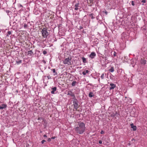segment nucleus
I'll return each instance as SVG.
<instances>
[{
  "mask_svg": "<svg viewBox=\"0 0 147 147\" xmlns=\"http://www.w3.org/2000/svg\"><path fill=\"white\" fill-rule=\"evenodd\" d=\"M144 5V4H142V5Z\"/></svg>",
  "mask_w": 147,
  "mask_h": 147,
  "instance_id": "8fccbe9b",
  "label": "nucleus"
},
{
  "mask_svg": "<svg viewBox=\"0 0 147 147\" xmlns=\"http://www.w3.org/2000/svg\"><path fill=\"white\" fill-rule=\"evenodd\" d=\"M130 125L131 128L133 129V131H136V126L135 125H134L133 123L131 124Z\"/></svg>",
  "mask_w": 147,
  "mask_h": 147,
  "instance_id": "f8f14e48",
  "label": "nucleus"
},
{
  "mask_svg": "<svg viewBox=\"0 0 147 147\" xmlns=\"http://www.w3.org/2000/svg\"><path fill=\"white\" fill-rule=\"evenodd\" d=\"M100 133L101 134H104V131L103 130H101L100 132Z\"/></svg>",
  "mask_w": 147,
  "mask_h": 147,
  "instance_id": "2f4dec72",
  "label": "nucleus"
},
{
  "mask_svg": "<svg viewBox=\"0 0 147 147\" xmlns=\"http://www.w3.org/2000/svg\"><path fill=\"white\" fill-rule=\"evenodd\" d=\"M141 2L143 3H145L146 2V0H143L141 1Z\"/></svg>",
  "mask_w": 147,
  "mask_h": 147,
  "instance_id": "4c0bfd02",
  "label": "nucleus"
},
{
  "mask_svg": "<svg viewBox=\"0 0 147 147\" xmlns=\"http://www.w3.org/2000/svg\"><path fill=\"white\" fill-rule=\"evenodd\" d=\"M42 36L44 38H47L49 34V32L47 31V29L45 28H44L41 30Z\"/></svg>",
  "mask_w": 147,
  "mask_h": 147,
  "instance_id": "7ed1b4c3",
  "label": "nucleus"
},
{
  "mask_svg": "<svg viewBox=\"0 0 147 147\" xmlns=\"http://www.w3.org/2000/svg\"><path fill=\"white\" fill-rule=\"evenodd\" d=\"M82 59L83 61V62L84 63H86V59L84 57H82Z\"/></svg>",
  "mask_w": 147,
  "mask_h": 147,
  "instance_id": "4be33fe9",
  "label": "nucleus"
},
{
  "mask_svg": "<svg viewBox=\"0 0 147 147\" xmlns=\"http://www.w3.org/2000/svg\"><path fill=\"white\" fill-rule=\"evenodd\" d=\"M99 143L100 144H101L102 143V140H99Z\"/></svg>",
  "mask_w": 147,
  "mask_h": 147,
  "instance_id": "e433bc0d",
  "label": "nucleus"
},
{
  "mask_svg": "<svg viewBox=\"0 0 147 147\" xmlns=\"http://www.w3.org/2000/svg\"><path fill=\"white\" fill-rule=\"evenodd\" d=\"M135 65H133V67H134Z\"/></svg>",
  "mask_w": 147,
  "mask_h": 147,
  "instance_id": "09e8293b",
  "label": "nucleus"
},
{
  "mask_svg": "<svg viewBox=\"0 0 147 147\" xmlns=\"http://www.w3.org/2000/svg\"><path fill=\"white\" fill-rule=\"evenodd\" d=\"M43 137H44L47 138V136L46 135L44 134L43 135Z\"/></svg>",
  "mask_w": 147,
  "mask_h": 147,
  "instance_id": "a19ab883",
  "label": "nucleus"
},
{
  "mask_svg": "<svg viewBox=\"0 0 147 147\" xmlns=\"http://www.w3.org/2000/svg\"><path fill=\"white\" fill-rule=\"evenodd\" d=\"M116 87V84L113 83H110L109 89L110 90L113 89Z\"/></svg>",
  "mask_w": 147,
  "mask_h": 147,
  "instance_id": "423d86ee",
  "label": "nucleus"
},
{
  "mask_svg": "<svg viewBox=\"0 0 147 147\" xmlns=\"http://www.w3.org/2000/svg\"><path fill=\"white\" fill-rule=\"evenodd\" d=\"M89 71L88 70H84L82 72V74L84 75H85L86 74L88 73Z\"/></svg>",
  "mask_w": 147,
  "mask_h": 147,
  "instance_id": "f3484780",
  "label": "nucleus"
},
{
  "mask_svg": "<svg viewBox=\"0 0 147 147\" xmlns=\"http://www.w3.org/2000/svg\"><path fill=\"white\" fill-rule=\"evenodd\" d=\"M146 14H147V13H146Z\"/></svg>",
  "mask_w": 147,
  "mask_h": 147,
  "instance_id": "603ef678",
  "label": "nucleus"
},
{
  "mask_svg": "<svg viewBox=\"0 0 147 147\" xmlns=\"http://www.w3.org/2000/svg\"><path fill=\"white\" fill-rule=\"evenodd\" d=\"M71 56H69L68 58L65 59L63 61L64 63V64H71Z\"/></svg>",
  "mask_w": 147,
  "mask_h": 147,
  "instance_id": "20e7f679",
  "label": "nucleus"
},
{
  "mask_svg": "<svg viewBox=\"0 0 147 147\" xmlns=\"http://www.w3.org/2000/svg\"><path fill=\"white\" fill-rule=\"evenodd\" d=\"M53 73H54L53 75L54 76L57 75V73L56 72V70L55 69H51Z\"/></svg>",
  "mask_w": 147,
  "mask_h": 147,
  "instance_id": "6ab92c4d",
  "label": "nucleus"
},
{
  "mask_svg": "<svg viewBox=\"0 0 147 147\" xmlns=\"http://www.w3.org/2000/svg\"><path fill=\"white\" fill-rule=\"evenodd\" d=\"M67 95H70L71 97H73L72 98V99L75 98H76L74 93L70 90L68 91H67Z\"/></svg>",
  "mask_w": 147,
  "mask_h": 147,
  "instance_id": "39448f33",
  "label": "nucleus"
},
{
  "mask_svg": "<svg viewBox=\"0 0 147 147\" xmlns=\"http://www.w3.org/2000/svg\"><path fill=\"white\" fill-rule=\"evenodd\" d=\"M117 115H119L117 112H116L115 113H112L111 114V116L113 117H115L116 118V117H115V116H116Z\"/></svg>",
  "mask_w": 147,
  "mask_h": 147,
  "instance_id": "ddd939ff",
  "label": "nucleus"
},
{
  "mask_svg": "<svg viewBox=\"0 0 147 147\" xmlns=\"http://www.w3.org/2000/svg\"><path fill=\"white\" fill-rule=\"evenodd\" d=\"M86 129L85 124L81 122L78 124V126L75 128V130L77 133L81 134L85 131Z\"/></svg>",
  "mask_w": 147,
  "mask_h": 147,
  "instance_id": "f257e3e1",
  "label": "nucleus"
},
{
  "mask_svg": "<svg viewBox=\"0 0 147 147\" xmlns=\"http://www.w3.org/2000/svg\"><path fill=\"white\" fill-rule=\"evenodd\" d=\"M46 77V76H44V77Z\"/></svg>",
  "mask_w": 147,
  "mask_h": 147,
  "instance_id": "3c124183",
  "label": "nucleus"
},
{
  "mask_svg": "<svg viewBox=\"0 0 147 147\" xmlns=\"http://www.w3.org/2000/svg\"><path fill=\"white\" fill-rule=\"evenodd\" d=\"M22 60H20L18 61H17V62L18 63H22Z\"/></svg>",
  "mask_w": 147,
  "mask_h": 147,
  "instance_id": "393cba45",
  "label": "nucleus"
},
{
  "mask_svg": "<svg viewBox=\"0 0 147 147\" xmlns=\"http://www.w3.org/2000/svg\"><path fill=\"white\" fill-rule=\"evenodd\" d=\"M96 56V54L94 52H92L89 56L90 58L92 59L94 58Z\"/></svg>",
  "mask_w": 147,
  "mask_h": 147,
  "instance_id": "6e6552de",
  "label": "nucleus"
},
{
  "mask_svg": "<svg viewBox=\"0 0 147 147\" xmlns=\"http://www.w3.org/2000/svg\"><path fill=\"white\" fill-rule=\"evenodd\" d=\"M90 3H92L93 2V0H89Z\"/></svg>",
  "mask_w": 147,
  "mask_h": 147,
  "instance_id": "79ce46f5",
  "label": "nucleus"
},
{
  "mask_svg": "<svg viewBox=\"0 0 147 147\" xmlns=\"http://www.w3.org/2000/svg\"><path fill=\"white\" fill-rule=\"evenodd\" d=\"M128 145H129V146H130V145H131V143H128Z\"/></svg>",
  "mask_w": 147,
  "mask_h": 147,
  "instance_id": "c03bdc74",
  "label": "nucleus"
},
{
  "mask_svg": "<svg viewBox=\"0 0 147 147\" xmlns=\"http://www.w3.org/2000/svg\"><path fill=\"white\" fill-rule=\"evenodd\" d=\"M88 85H89L90 86H92L93 85L92 84H88Z\"/></svg>",
  "mask_w": 147,
  "mask_h": 147,
  "instance_id": "37998d69",
  "label": "nucleus"
},
{
  "mask_svg": "<svg viewBox=\"0 0 147 147\" xmlns=\"http://www.w3.org/2000/svg\"><path fill=\"white\" fill-rule=\"evenodd\" d=\"M111 54L114 57H116L117 56V53H116L115 52V51H112L111 52Z\"/></svg>",
  "mask_w": 147,
  "mask_h": 147,
  "instance_id": "dca6fc26",
  "label": "nucleus"
},
{
  "mask_svg": "<svg viewBox=\"0 0 147 147\" xmlns=\"http://www.w3.org/2000/svg\"><path fill=\"white\" fill-rule=\"evenodd\" d=\"M100 77L102 79H103L104 78V74H102Z\"/></svg>",
  "mask_w": 147,
  "mask_h": 147,
  "instance_id": "b1692460",
  "label": "nucleus"
},
{
  "mask_svg": "<svg viewBox=\"0 0 147 147\" xmlns=\"http://www.w3.org/2000/svg\"><path fill=\"white\" fill-rule=\"evenodd\" d=\"M28 55L30 56H31L33 55V53L32 50H30L28 51Z\"/></svg>",
  "mask_w": 147,
  "mask_h": 147,
  "instance_id": "2eb2a0df",
  "label": "nucleus"
},
{
  "mask_svg": "<svg viewBox=\"0 0 147 147\" xmlns=\"http://www.w3.org/2000/svg\"><path fill=\"white\" fill-rule=\"evenodd\" d=\"M7 33L9 35H10L11 34V31H8V32H7Z\"/></svg>",
  "mask_w": 147,
  "mask_h": 147,
  "instance_id": "c756f323",
  "label": "nucleus"
},
{
  "mask_svg": "<svg viewBox=\"0 0 147 147\" xmlns=\"http://www.w3.org/2000/svg\"><path fill=\"white\" fill-rule=\"evenodd\" d=\"M43 53L44 55H45L47 54V52L46 51L44 50L43 52Z\"/></svg>",
  "mask_w": 147,
  "mask_h": 147,
  "instance_id": "a878e982",
  "label": "nucleus"
},
{
  "mask_svg": "<svg viewBox=\"0 0 147 147\" xmlns=\"http://www.w3.org/2000/svg\"><path fill=\"white\" fill-rule=\"evenodd\" d=\"M130 63H130L131 64H136V60L135 59H131L130 61Z\"/></svg>",
  "mask_w": 147,
  "mask_h": 147,
  "instance_id": "1a4fd4ad",
  "label": "nucleus"
},
{
  "mask_svg": "<svg viewBox=\"0 0 147 147\" xmlns=\"http://www.w3.org/2000/svg\"><path fill=\"white\" fill-rule=\"evenodd\" d=\"M7 107V105L6 104H2L0 106V109H3Z\"/></svg>",
  "mask_w": 147,
  "mask_h": 147,
  "instance_id": "9d476101",
  "label": "nucleus"
},
{
  "mask_svg": "<svg viewBox=\"0 0 147 147\" xmlns=\"http://www.w3.org/2000/svg\"><path fill=\"white\" fill-rule=\"evenodd\" d=\"M57 88V87H54L52 88V91L51 92V93L52 94H54L55 93V91L56 90Z\"/></svg>",
  "mask_w": 147,
  "mask_h": 147,
  "instance_id": "9b49d317",
  "label": "nucleus"
},
{
  "mask_svg": "<svg viewBox=\"0 0 147 147\" xmlns=\"http://www.w3.org/2000/svg\"><path fill=\"white\" fill-rule=\"evenodd\" d=\"M51 140V138H48V140H47V141L49 142H50Z\"/></svg>",
  "mask_w": 147,
  "mask_h": 147,
  "instance_id": "c9c22d12",
  "label": "nucleus"
},
{
  "mask_svg": "<svg viewBox=\"0 0 147 147\" xmlns=\"http://www.w3.org/2000/svg\"><path fill=\"white\" fill-rule=\"evenodd\" d=\"M9 11H7V13H9Z\"/></svg>",
  "mask_w": 147,
  "mask_h": 147,
  "instance_id": "49530a36",
  "label": "nucleus"
},
{
  "mask_svg": "<svg viewBox=\"0 0 147 147\" xmlns=\"http://www.w3.org/2000/svg\"><path fill=\"white\" fill-rule=\"evenodd\" d=\"M71 81H73L71 84V86H75L77 83V82L76 81H73V80H71Z\"/></svg>",
  "mask_w": 147,
  "mask_h": 147,
  "instance_id": "4468645a",
  "label": "nucleus"
},
{
  "mask_svg": "<svg viewBox=\"0 0 147 147\" xmlns=\"http://www.w3.org/2000/svg\"><path fill=\"white\" fill-rule=\"evenodd\" d=\"M24 28H26L27 27V25L26 24H24Z\"/></svg>",
  "mask_w": 147,
  "mask_h": 147,
  "instance_id": "c85d7f7f",
  "label": "nucleus"
},
{
  "mask_svg": "<svg viewBox=\"0 0 147 147\" xmlns=\"http://www.w3.org/2000/svg\"><path fill=\"white\" fill-rule=\"evenodd\" d=\"M42 120L44 123H45V122L46 121V120L44 118Z\"/></svg>",
  "mask_w": 147,
  "mask_h": 147,
  "instance_id": "ea45409f",
  "label": "nucleus"
},
{
  "mask_svg": "<svg viewBox=\"0 0 147 147\" xmlns=\"http://www.w3.org/2000/svg\"><path fill=\"white\" fill-rule=\"evenodd\" d=\"M43 118H42V117H39L38 119H37L38 120H42Z\"/></svg>",
  "mask_w": 147,
  "mask_h": 147,
  "instance_id": "cd10ccee",
  "label": "nucleus"
},
{
  "mask_svg": "<svg viewBox=\"0 0 147 147\" xmlns=\"http://www.w3.org/2000/svg\"><path fill=\"white\" fill-rule=\"evenodd\" d=\"M92 15H93V14L92 13L90 14V16H92L91 18L92 19H94V18L93 17V16H92Z\"/></svg>",
  "mask_w": 147,
  "mask_h": 147,
  "instance_id": "f704fd0d",
  "label": "nucleus"
},
{
  "mask_svg": "<svg viewBox=\"0 0 147 147\" xmlns=\"http://www.w3.org/2000/svg\"><path fill=\"white\" fill-rule=\"evenodd\" d=\"M74 7H75L74 9L76 11L78 10V9H80L81 8L80 6V3L79 2L76 3Z\"/></svg>",
  "mask_w": 147,
  "mask_h": 147,
  "instance_id": "0eeeda50",
  "label": "nucleus"
},
{
  "mask_svg": "<svg viewBox=\"0 0 147 147\" xmlns=\"http://www.w3.org/2000/svg\"><path fill=\"white\" fill-rule=\"evenodd\" d=\"M94 96V95L93 94V92H90L89 93L88 96L90 97H92Z\"/></svg>",
  "mask_w": 147,
  "mask_h": 147,
  "instance_id": "a211bd4d",
  "label": "nucleus"
},
{
  "mask_svg": "<svg viewBox=\"0 0 147 147\" xmlns=\"http://www.w3.org/2000/svg\"><path fill=\"white\" fill-rule=\"evenodd\" d=\"M13 24L14 25V24H16V23L15 22H13Z\"/></svg>",
  "mask_w": 147,
  "mask_h": 147,
  "instance_id": "de8ad7c7",
  "label": "nucleus"
},
{
  "mask_svg": "<svg viewBox=\"0 0 147 147\" xmlns=\"http://www.w3.org/2000/svg\"><path fill=\"white\" fill-rule=\"evenodd\" d=\"M131 5L133 6L135 4L134 3V1H131Z\"/></svg>",
  "mask_w": 147,
  "mask_h": 147,
  "instance_id": "7c9ffc66",
  "label": "nucleus"
},
{
  "mask_svg": "<svg viewBox=\"0 0 147 147\" xmlns=\"http://www.w3.org/2000/svg\"><path fill=\"white\" fill-rule=\"evenodd\" d=\"M141 63L142 64H145L146 63V61L144 59H141Z\"/></svg>",
  "mask_w": 147,
  "mask_h": 147,
  "instance_id": "412c9836",
  "label": "nucleus"
},
{
  "mask_svg": "<svg viewBox=\"0 0 147 147\" xmlns=\"http://www.w3.org/2000/svg\"><path fill=\"white\" fill-rule=\"evenodd\" d=\"M103 12L105 13L106 15L108 14V12L106 11H103Z\"/></svg>",
  "mask_w": 147,
  "mask_h": 147,
  "instance_id": "473e14b6",
  "label": "nucleus"
},
{
  "mask_svg": "<svg viewBox=\"0 0 147 147\" xmlns=\"http://www.w3.org/2000/svg\"><path fill=\"white\" fill-rule=\"evenodd\" d=\"M18 6L19 7H23V6L22 5H21V4H19L18 5Z\"/></svg>",
  "mask_w": 147,
  "mask_h": 147,
  "instance_id": "72a5a7b5",
  "label": "nucleus"
},
{
  "mask_svg": "<svg viewBox=\"0 0 147 147\" xmlns=\"http://www.w3.org/2000/svg\"><path fill=\"white\" fill-rule=\"evenodd\" d=\"M56 138L55 136L52 137L51 138V139H54Z\"/></svg>",
  "mask_w": 147,
  "mask_h": 147,
  "instance_id": "58836bf2",
  "label": "nucleus"
},
{
  "mask_svg": "<svg viewBox=\"0 0 147 147\" xmlns=\"http://www.w3.org/2000/svg\"><path fill=\"white\" fill-rule=\"evenodd\" d=\"M47 78L48 80L51 79L52 78L51 76H50L49 74H47Z\"/></svg>",
  "mask_w": 147,
  "mask_h": 147,
  "instance_id": "5701e85b",
  "label": "nucleus"
},
{
  "mask_svg": "<svg viewBox=\"0 0 147 147\" xmlns=\"http://www.w3.org/2000/svg\"><path fill=\"white\" fill-rule=\"evenodd\" d=\"M72 101L74 108L77 111L79 108L78 102L76 98L73 99Z\"/></svg>",
  "mask_w": 147,
  "mask_h": 147,
  "instance_id": "f03ea898",
  "label": "nucleus"
},
{
  "mask_svg": "<svg viewBox=\"0 0 147 147\" xmlns=\"http://www.w3.org/2000/svg\"><path fill=\"white\" fill-rule=\"evenodd\" d=\"M114 71V68L113 67H111V68L109 69V71L111 72H113Z\"/></svg>",
  "mask_w": 147,
  "mask_h": 147,
  "instance_id": "aec40b11",
  "label": "nucleus"
},
{
  "mask_svg": "<svg viewBox=\"0 0 147 147\" xmlns=\"http://www.w3.org/2000/svg\"><path fill=\"white\" fill-rule=\"evenodd\" d=\"M21 74V73L20 72H17V74Z\"/></svg>",
  "mask_w": 147,
  "mask_h": 147,
  "instance_id": "a18cd8bd",
  "label": "nucleus"
},
{
  "mask_svg": "<svg viewBox=\"0 0 147 147\" xmlns=\"http://www.w3.org/2000/svg\"><path fill=\"white\" fill-rule=\"evenodd\" d=\"M45 142H46V141L45 140H43L41 141V142L42 144H43Z\"/></svg>",
  "mask_w": 147,
  "mask_h": 147,
  "instance_id": "bb28decb",
  "label": "nucleus"
}]
</instances>
